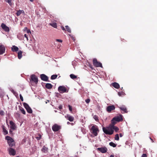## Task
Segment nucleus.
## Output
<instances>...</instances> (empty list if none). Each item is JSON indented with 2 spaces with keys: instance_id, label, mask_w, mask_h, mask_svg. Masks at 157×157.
Returning a JSON list of instances; mask_svg holds the SVG:
<instances>
[{
  "instance_id": "49530a36",
  "label": "nucleus",
  "mask_w": 157,
  "mask_h": 157,
  "mask_svg": "<svg viewBox=\"0 0 157 157\" xmlns=\"http://www.w3.org/2000/svg\"><path fill=\"white\" fill-rule=\"evenodd\" d=\"M26 32L27 33H31V31H30L29 30V29H27V30H26Z\"/></svg>"
},
{
  "instance_id": "412c9836",
  "label": "nucleus",
  "mask_w": 157,
  "mask_h": 157,
  "mask_svg": "<svg viewBox=\"0 0 157 157\" xmlns=\"http://www.w3.org/2000/svg\"><path fill=\"white\" fill-rule=\"evenodd\" d=\"M5 1L8 3L9 5L11 6L13 4V3L12 2V0H5Z\"/></svg>"
},
{
  "instance_id": "72a5a7b5",
  "label": "nucleus",
  "mask_w": 157,
  "mask_h": 157,
  "mask_svg": "<svg viewBox=\"0 0 157 157\" xmlns=\"http://www.w3.org/2000/svg\"><path fill=\"white\" fill-rule=\"evenodd\" d=\"M117 123V121L115 120H113V118L111 121V124L115 125Z\"/></svg>"
},
{
  "instance_id": "f03ea898",
  "label": "nucleus",
  "mask_w": 157,
  "mask_h": 157,
  "mask_svg": "<svg viewBox=\"0 0 157 157\" xmlns=\"http://www.w3.org/2000/svg\"><path fill=\"white\" fill-rule=\"evenodd\" d=\"M5 139L7 140V143L10 147H12L15 145V142L12 138L7 136L6 137Z\"/></svg>"
},
{
  "instance_id": "4c0bfd02",
  "label": "nucleus",
  "mask_w": 157,
  "mask_h": 157,
  "mask_svg": "<svg viewBox=\"0 0 157 157\" xmlns=\"http://www.w3.org/2000/svg\"><path fill=\"white\" fill-rule=\"evenodd\" d=\"M68 107L69 108V110L70 111V112H72V106H71L70 105H68Z\"/></svg>"
},
{
  "instance_id": "ddd939ff",
  "label": "nucleus",
  "mask_w": 157,
  "mask_h": 157,
  "mask_svg": "<svg viewBox=\"0 0 157 157\" xmlns=\"http://www.w3.org/2000/svg\"><path fill=\"white\" fill-rule=\"evenodd\" d=\"M40 77L42 80L45 81H48V77L44 74H41Z\"/></svg>"
},
{
  "instance_id": "c85d7f7f",
  "label": "nucleus",
  "mask_w": 157,
  "mask_h": 157,
  "mask_svg": "<svg viewBox=\"0 0 157 157\" xmlns=\"http://www.w3.org/2000/svg\"><path fill=\"white\" fill-rule=\"evenodd\" d=\"M65 27L67 31L69 33H71V30L70 27L67 25Z\"/></svg>"
},
{
  "instance_id": "3c124183",
  "label": "nucleus",
  "mask_w": 157,
  "mask_h": 157,
  "mask_svg": "<svg viewBox=\"0 0 157 157\" xmlns=\"http://www.w3.org/2000/svg\"><path fill=\"white\" fill-rule=\"evenodd\" d=\"M27 29H28L26 27H25V28L24 29V31L27 30Z\"/></svg>"
},
{
  "instance_id": "09e8293b",
  "label": "nucleus",
  "mask_w": 157,
  "mask_h": 157,
  "mask_svg": "<svg viewBox=\"0 0 157 157\" xmlns=\"http://www.w3.org/2000/svg\"><path fill=\"white\" fill-rule=\"evenodd\" d=\"M24 36L26 38L27 40H28V36H27V35H26V34H25L24 35Z\"/></svg>"
},
{
  "instance_id": "f3484780",
  "label": "nucleus",
  "mask_w": 157,
  "mask_h": 157,
  "mask_svg": "<svg viewBox=\"0 0 157 157\" xmlns=\"http://www.w3.org/2000/svg\"><path fill=\"white\" fill-rule=\"evenodd\" d=\"M10 128L13 130H15L16 128V127L15 123L13 121H10Z\"/></svg>"
},
{
  "instance_id": "473e14b6",
  "label": "nucleus",
  "mask_w": 157,
  "mask_h": 157,
  "mask_svg": "<svg viewBox=\"0 0 157 157\" xmlns=\"http://www.w3.org/2000/svg\"><path fill=\"white\" fill-rule=\"evenodd\" d=\"M115 140H118L119 139V135L118 134H116L115 135V136L114 137Z\"/></svg>"
},
{
  "instance_id": "de8ad7c7",
  "label": "nucleus",
  "mask_w": 157,
  "mask_h": 157,
  "mask_svg": "<svg viewBox=\"0 0 157 157\" xmlns=\"http://www.w3.org/2000/svg\"><path fill=\"white\" fill-rule=\"evenodd\" d=\"M61 28L62 30H63V31L66 30L65 29L64 27L63 26H61Z\"/></svg>"
},
{
  "instance_id": "f704fd0d",
  "label": "nucleus",
  "mask_w": 157,
  "mask_h": 157,
  "mask_svg": "<svg viewBox=\"0 0 157 157\" xmlns=\"http://www.w3.org/2000/svg\"><path fill=\"white\" fill-rule=\"evenodd\" d=\"M114 130L116 132H117L119 130V129L117 127L115 126L113 129V130Z\"/></svg>"
},
{
  "instance_id": "c03bdc74",
  "label": "nucleus",
  "mask_w": 157,
  "mask_h": 157,
  "mask_svg": "<svg viewBox=\"0 0 157 157\" xmlns=\"http://www.w3.org/2000/svg\"><path fill=\"white\" fill-rule=\"evenodd\" d=\"M58 108L60 110H61L62 109L63 106L62 105H60L59 106Z\"/></svg>"
},
{
  "instance_id": "5fc2aeb1",
  "label": "nucleus",
  "mask_w": 157,
  "mask_h": 157,
  "mask_svg": "<svg viewBox=\"0 0 157 157\" xmlns=\"http://www.w3.org/2000/svg\"><path fill=\"white\" fill-rule=\"evenodd\" d=\"M110 157H114V156L113 155H111L110 156Z\"/></svg>"
},
{
  "instance_id": "5701e85b",
  "label": "nucleus",
  "mask_w": 157,
  "mask_h": 157,
  "mask_svg": "<svg viewBox=\"0 0 157 157\" xmlns=\"http://www.w3.org/2000/svg\"><path fill=\"white\" fill-rule=\"evenodd\" d=\"M45 87L48 89H51L52 88V86L50 83H47L46 84Z\"/></svg>"
},
{
  "instance_id": "6ab92c4d",
  "label": "nucleus",
  "mask_w": 157,
  "mask_h": 157,
  "mask_svg": "<svg viewBox=\"0 0 157 157\" xmlns=\"http://www.w3.org/2000/svg\"><path fill=\"white\" fill-rule=\"evenodd\" d=\"M112 84L113 86L116 89H118L120 87V85L117 82H113Z\"/></svg>"
},
{
  "instance_id": "7c9ffc66",
  "label": "nucleus",
  "mask_w": 157,
  "mask_h": 157,
  "mask_svg": "<svg viewBox=\"0 0 157 157\" xmlns=\"http://www.w3.org/2000/svg\"><path fill=\"white\" fill-rule=\"evenodd\" d=\"M70 77L71 78L73 79L76 78H77L76 76L74 74H71L70 75Z\"/></svg>"
},
{
  "instance_id": "7ed1b4c3",
  "label": "nucleus",
  "mask_w": 157,
  "mask_h": 157,
  "mask_svg": "<svg viewBox=\"0 0 157 157\" xmlns=\"http://www.w3.org/2000/svg\"><path fill=\"white\" fill-rule=\"evenodd\" d=\"M91 131H92V133L93 134L94 136H97V132L99 131V130L97 126H93L91 129Z\"/></svg>"
},
{
  "instance_id": "9b49d317",
  "label": "nucleus",
  "mask_w": 157,
  "mask_h": 157,
  "mask_svg": "<svg viewBox=\"0 0 157 157\" xmlns=\"http://www.w3.org/2000/svg\"><path fill=\"white\" fill-rule=\"evenodd\" d=\"M1 27L4 31L6 32H8L10 31V29L9 27L6 26V25L4 23H2V24Z\"/></svg>"
},
{
  "instance_id": "6e6d98bb",
  "label": "nucleus",
  "mask_w": 157,
  "mask_h": 157,
  "mask_svg": "<svg viewBox=\"0 0 157 157\" xmlns=\"http://www.w3.org/2000/svg\"><path fill=\"white\" fill-rule=\"evenodd\" d=\"M150 138L151 139V140L152 141V142H154V141H153V140L151 137H150Z\"/></svg>"
},
{
  "instance_id": "a211bd4d",
  "label": "nucleus",
  "mask_w": 157,
  "mask_h": 157,
  "mask_svg": "<svg viewBox=\"0 0 157 157\" xmlns=\"http://www.w3.org/2000/svg\"><path fill=\"white\" fill-rule=\"evenodd\" d=\"M11 50L13 52H17L19 51V48L17 46L13 45L11 48Z\"/></svg>"
},
{
  "instance_id": "a19ab883",
  "label": "nucleus",
  "mask_w": 157,
  "mask_h": 157,
  "mask_svg": "<svg viewBox=\"0 0 157 157\" xmlns=\"http://www.w3.org/2000/svg\"><path fill=\"white\" fill-rule=\"evenodd\" d=\"M20 98L21 101H23V98L21 94H20Z\"/></svg>"
},
{
  "instance_id": "8fccbe9b",
  "label": "nucleus",
  "mask_w": 157,
  "mask_h": 157,
  "mask_svg": "<svg viewBox=\"0 0 157 157\" xmlns=\"http://www.w3.org/2000/svg\"><path fill=\"white\" fill-rule=\"evenodd\" d=\"M11 92H12V93H13V94L14 95L16 93V92L14 91L13 90H11Z\"/></svg>"
},
{
  "instance_id": "f8f14e48",
  "label": "nucleus",
  "mask_w": 157,
  "mask_h": 157,
  "mask_svg": "<svg viewBox=\"0 0 157 157\" xmlns=\"http://www.w3.org/2000/svg\"><path fill=\"white\" fill-rule=\"evenodd\" d=\"M97 150L102 153H106L107 150V148L105 147H98L97 148Z\"/></svg>"
},
{
  "instance_id": "bf43d9fd",
  "label": "nucleus",
  "mask_w": 157,
  "mask_h": 157,
  "mask_svg": "<svg viewBox=\"0 0 157 157\" xmlns=\"http://www.w3.org/2000/svg\"><path fill=\"white\" fill-rule=\"evenodd\" d=\"M90 68H92V66L91 65H90Z\"/></svg>"
},
{
  "instance_id": "4468645a",
  "label": "nucleus",
  "mask_w": 157,
  "mask_h": 157,
  "mask_svg": "<svg viewBox=\"0 0 157 157\" xmlns=\"http://www.w3.org/2000/svg\"><path fill=\"white\" fill-rule=\"evenodd\" d=\"M6 48L5 47L2 45L0 44V55L3 54L5 52Z\"/></svg>"
},
{
  "instance_id": "2eb2a0df",
  "label": "nucleus",
  "mask_w": 157,
  "mask_h": 157,
  "mask_svg": "<svg viewBox=\"0 0 157 157\" xmlns=\"http://www.w3.org/2000/svg\"><path fill=\"white\" fill-rule=\"evenodd\" d=\"M115 107L114 105H112L108 106L106 108L107 111L108 112H110L112 110H114Z\"/></svg>"
},
{
  "instance_id": "6e6552de",
  "label": "nucleus",
  "mask_w": 157,
  "mask_h": 157,
  "mask_svg": "<svg viewBox=\"0 0 157 157\" xmlns=\"http://www.w3.org/2000/svg\"><path fill=\"white\" fill-rule=\"evenodd\" d=\"M52 129L54 132H57L61 128V126L57 124H55L52 126Z\"/></svg>"
},
{
  "instance_id": "0eeeda50",
  "label": "nucleus",
  "mask_w": 157,
  "mask_h": 157,
  "mask_svg": "<svg viewBox=\"0 0 157 157\" xmlns=\"http://www.w3.org/2000/svg\"><path fill=\"white\" fill-rule=\"evenodd\" d=\"M30 81L34 82L36 84H37L38 80V78L35 75H32L30 76Z\"/></svg>"
},
{
  "instance_id": "1a4fd4ad",
  "label": "nucleus",
  "mask_w": 157,
  "mask_h": 157,
  "mask_svg": "<svg viewBox=\"0 0 157 157\" xmlns=\"http://www.w3.org/2000/svg\"><path fill=\"white\" fill-rule=\"evenodd\" d=\"M8 151H9V154L10 155H14L16 154V151L15 150L10 147L8 148Z\"/></svg>"
},
{
  "instance_id": "f257e3e1",
  "label": "nucleus",
  "mask_w": 157,
  "mask_h": 157,
  "mask_svg": "<svg viewBox=\"0 0 157 157\" xmlns=\"http://www.w3.org/2000/svg\"><path fill=\"white\" fill-rule=\"evenodd\" d=\"M114 125L111 123L108 127H103L102 129L104 133L109 135L113 134L114 132L113 129L115 126Z\"/></svg>"
},
{
  "instance_id": "aec40b11",
  "label": "nucleus",
  "mask_w": 157,
  "mask_h": 157,
  "mask_svg": "<svg viewBox=\"0 0 157 157\" xmlns=\"http://www.w3.org/2000/svg\"><path fill=\"white\" fill-rule=\"evenodd\" d=\"M119 108L121 110H122L124 112V113H127L128 111L127 110V109L124 106H123Z\"/></svg>"
},
{
  "instance_id": "393cba45",
  "label": "nucleus",
  "mask_w": 157,
  "mask_h": 157,
  "mask_svg": "<svg viewBox=\"0 0 157 157\" xmlns=\"http://www.w3.org/2000/svg\"><path fill=\"white\" fill-rule=\"evenodd\" d=\"M22 13H24V12L23 10H19L17 11L16 13L17 16H20Z\"/></svg>"
},
{
  "instance_id": "b1692460",
  "label": "nucleus",
  "mask_w": 157,
  "mask_h": 157,
  "mask_svg": "<svg viewBox=\"0 0 157 157\" xmlns=\"http://www.w3.org/2000/svg\"><path fill=\"white\" fill-rule=\"evenodd\" d=\"M22 52L20 50V51H18V53H17V56H18V58L19 59H20L21 58V57H22Z\"/></svg>"
},
{
  "instance_id": "13d9d810",
  "label": "nucleus",
  "mask_w": 157,
  "mask_h": 157,
  "mask_svg": "<svg viewBox=\"0 0 157 157\" xmlns=\"http://www.w3.org/2000/svg\"><path fill=\"white\" fill-rule=\"evenodd\" d=\"M31 2H33V0H29Z\"/></svg>"
},
{
  "instance_id": "ea45409f",
  "label": "nucleus",
  "mask_w": 157,
  "mask_h": 157,
  "mask_svg": "<svg viewBox=\"0 0 157 157\" xmlns=\"http://www.w3.org/2000/svg\"><path fill=\"white\" fill-rule=\"evenodd\" d=\"M0 115H4V112L2 110H0Z\"/></svg>"
},
{
  "instance_id": "9d476101",
  "label": "nucleus",
  "mask_w": 157,
  "mask_h": 157,
  "mask_svg": "<svg viewBox=\"0 0 157 157\" xmlns=\"http://www.w3.org/2000/svg\"><path fill=\"white\" fill-rule=\"evenodd\" d=\"M115 120L117 122L121 121L123 120L122 116L120 115L119 116H117L113 118V120Z\"/></svg>"
},
{
  "instance_id": "39448f33",
  "label": "nucleus",
  "mask_w": 157,
  "mask_h": 157,
  "mask_svg": "<svg viewBox=\"0 0 157 157\" xmlns=\"http://www.w3.org/2000/svg\"><path fill=\"white\" fill-rule=\"evenodd\" d=\"M58 90L60 93H63L65 92H67L68 90L64 86H60L58 88Z\"/></svg>"
},
{
  "instance_id": "4d7b16f0",
  "label": "nucleus",
  "mask_w": 157,
  "mask_h": 157,
  "mask_svg": "<svg viewBox=\"0 0 157 157\" xmlns=\"http://www.w3.org/2000/svg\"><path fill=\"white\" fill-rule=\"evenodd\" d=\"M67 124H70V123L68 121V122H67Z\"/></svg>"
},
{
  "instance_id": "c9c22d12",
  "label": "nucleus",
  "mask_w": 157,
  "mask_h": 157,
  "mask_svg": "<svg viewBox=\"0 0 157 157\" xmlns=\"http://www.w3.org/2000/svg\"><path fill=\"white\" fill-rule=\"evenodd\" d=\"M93 118L95 119V120L96 121H97L98 120V116L96 115L94 116Z\"/></svg>"
},
{
  "instance_id": "58836bf2",
  "label": "nucleus",
  "mask_w": 157,
  "mask_h": 157,
  "mask_svg": "<svg viewBox=\"0 0 157 157\" xmlns=\"http://www.w3.org/2000/svg\"><path fill=\"white\" fill-rule=\"evenodd\" d=\"M39 136L38 137H36V138L37 140H39L40 139H41V136L40 135H39Z\"/></svg>"
},
{
  "instance_id": "603ef678",
  "label": "nucleus",
  "mask_w": 157,
  "mask_h": 157,
  "mask_svg": "<svg viewBox=\"0 0 157 157\" xmlns=\"http://www.w3.org/2000/svg\"><path fill=\"white\" fill-rule=\"evenodd\" d=\"M119 135L120 137H121L123 136V135L122 134V133H121L119 134Z\"/></svg>"
},
{
  "instance_id": "2f4dec72",
  "label": "nucleus",
  "mask_w": 157,
  "mask_h": 157,
  "mask_svg": "<svg viewBox=\"0 0 157 157\" xmlns=\"http://www.w3.org/2000/svg\"><path fill=\"white\" fill-rule=\"evenodd\" d=\"M57 77V75H53L51 77V79H55Z\"/></svg>"
},
{
  "instance_id": "bb28decb",
  "label": "nucleus",
  "mask_w": 157,
  "mask_h": 157,
  "mask_svg": "<svg viewBox=\"0 0 157 157\" xmlns=\"http://www.w3.org/2000/svg\"><path fill=\"white\" fill-rule=\"evenodd\" d=\"M48 150V148L45 146H44L42 149L41 150L42 151L45 153Z\"/></svg>"
},
{
  "instance_id": "a18cd8bd",
  "label": "nucleus",
  "mask_w": 157,
  "mask_h": 157,
  "mask_svg": "<svg viewBox=\"0 0 157 157\" xmlns=\"http://www.w3.org/2000/svg\"><path fill=\"white\" fill-rule=\"evenodd\" d=\"M141 157H147V155L146 154H142Z\"/></svg>"
},
{
  "instance_id": "20e7f679",
  "label": "nucleus",
  "mask_w": 157,
  "mask_h": 157,
  "mask_svg": "<svg viewBox=\"0 0 157 157\" xmlns=\"http://www.w3.org/2000/svg\"><path fill=\"white\" fill-rule=\"evenodd\" d=\"M23 105L24 107L26 109L27 112L29 113H32L33 111L30 107L29 106L28 104L24 102L23 103Z\"/></svg>"
},
{
  "instance_id": "37998d69",
  "label": "nucleus",
  "mask_w": 157,
  "mask_h": 157,
  "mask_svg": "<svg viewBox=\"0 0 157 157\" xmlns=\"http://www.w3.org/2000/svg\"><path fill=\"white\" fill-rule=\"evenodd\" d=\"M56 41H58V42H61V43L62 42V40H60V39H57L56 40Z\"/></svg>"
},
{
  "instance_id": "dca6fc26",
  "label": "nucleus",
  "mask_w": 157,
  "mask_h": 157,
  "mask_svg": "<svg viewBox=\"0 0 157 157\" xmlns=\"http://www.w3.org/2000/svg\"><path fill=\"white\" fill-rule=\"evenodd\" d=\"M65 117L67 120H68L71 122L73 121L74 120V117L72 116H71L69 115H67L65 116Z\"/></svg>"
},
{
  "instance_id": "4be33fe9",
  "label": "nucleus",
  "mask_w": 157,
  "mask_h": 157,
  "mask_svg": "<svg viewBox=\"0 0 157 157\" xmlns=\"http://www.w3.org/2000/svg\"><path fill=\"white\" fill-rule=\"evenodd\" d=\"M2 129L3 134L4 135H6L8 134V131L6 130L5 127L4 125L2 126Z\"/></svg>"
},
{
  "instance_id": "e433bc0d",
  "label": "nucleus",
  "mask_w": 157,
  "mask_h": 157,
  "mask_svg": "<svg viewBox=\"0 0 157 157\" xmlns=\"http://www.w3.org/2000/svg\"><path fill=\"white\" fill-rule=\"evenodd\" d=\"M118 94L119 96H122V95H124V93L123 92H118Z\"/></svg>"
},
{
  "instance_id": "c756f323",
  "label": "nucleus",
  "mask_w": 157,
  "mask_h": 157,
  "mask_svg": "<svg viewBox=\"0 0 157 157\" xmlns=\"http://www.w3.org/2000/svg\"><path fill=\"white\" fill-rule=\"evenodd\" d=\"M109 145L110 146L113 147H115L117 146V145L116 144H115V143H113V142H111L109 143Z\"/></svg>"
},
{
  "instance_id": "864d4df0",
  "label": "nucleus",
  "mask_w": 157,
  "mask_h": 157,
  "mask_svg": "<svg viewBox=\"0 0 157 157\" xmlns=\"http://www.w3.org/2000/svg\"><path fill=\"white\" fill-rule=\"evenodd\" d=\"M9 132L10 133H11L12 132V131L11 130H10L9 131Z\"/></svg>"
},
{
  "instance_id": "79ce46f5",
  "label": "nucleus",
  "mask_w": 157,
  "mask_h": 157,
  "mask_svg": "<svg viewBox=\"0 0 157 157\" xmlns=\"http://www.w3.org/2000/svg\"><path fill=\"white\" fill-rule=\"evenodd\" d=\"M90 99H87L85 100V101L86 103H88L90 102Z\"/></svg>"
},
{
  "instance_id": "a878e982",
  "label": "nucleus",
  "mask_w": 157,
  "mask_h": 157,
  "mask_svg": "<svg viewBox=\"0 0 157 157\" xmlns=\"http://www.w3.org/2000/svg\"><path fill=\"white\" fill-rule=\"evenodd\" d=\"M49 25L52 26L54 28H56L57 27V25L56 23L52 22L49 24Z\"/></svg>"
},
{
  "instance_id": "cd10ccee",
  "label": "nucleus",
  "mask_w": 157,
  "mask_h": 157,
  "mask_svg": "<svg viewBox=\"0 0 157 157\" xmlns=\"http://www.w3.org/2000/svg\"><path fill=\"white\" fill-rule=\"evenodd\" d=\"M20 110L21 111V112L24 114H26V112L24 109L21 107L19 108Z\"/></svg>"
},
{
  "instance_id": "423d86ee",
  "label": "nucleus",
  "mask_w": 157,
  "mask_h": 157,
  "mask_svg": "<svg viewBox=\"0 0 157 157\" xmlns=\"http://www.w3.org/2000/svg\"><path fill=\"white\" fill-rule=\"evenodd\" d=\"M93 64L94 66L97 67H102V64L98 61L96 59H94L93 60Z\"/></svg>"
}]
</instances>
